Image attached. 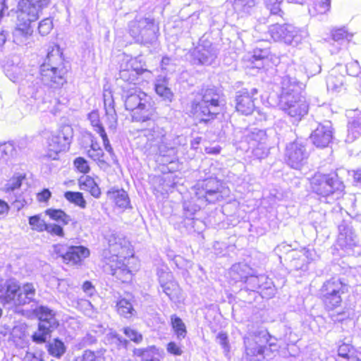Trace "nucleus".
Instances as JSON below:
<instances>
[{
	"label": "nucleus",
	"mask_w": 361,
	"mask_h": 361,
	"mask_svg": "<svg viewBox=\"0 0 361 361\" xmlns=\"http://www.w3.org/2000/svg\"><path fill=\"white\" fill-rule=\"evenodd\" d=\"M158 276L161 290L171 300L180 301L182 298L181 289L178 283L173 280V274L171 272L159 271Z\"/></svg>",
	"instance_id": "a878e982"
},
{
	"label": "nucleus",
	"mask_w": 361,
	"mask_h": 361,
	"mask_svg": "<svg viewBox=\"0 0 361 361\" xmlns=\"http://www.w3.org/2000/svg\"><path fill=\"white\" fill-rule=\"evenodd\" d=\"M361 135V112L355 115L348 125L345 141L353 142Z\"/></svg>",
	"instance_id": "473e14b6"
},
{
	"label": "nucleus",
	"mask_w": 361,
	"mask_h": 361,
	"mask_svg": "<svg viewBox=\"0 0 361 361\" xmlns=\"http://www.w3.org/2000/svg\"><path fill=\"white\" fill-rule=\"evenodd\" d=\"M54 252L56 257H61L63 262L70 265H78L90 255V250L82 246L54 245Z\"/></svg>",
	"instance_id": "a211bd4d"
},
{
	"label": "nucleus",
	"mask_w": 361,
	"mask_h": 361,
	"mask_svg": "<svg viewBox=\"0 0 361 361\" xmlns=\"http://www.w3.org/2000/svg\"><path fill=\"white\" fill-rule=\"evenodd\" d=\"M68 71L67 63L64 61L62 52L57 45L48 48L47 56L39 67L40 78H34L32 75H25L18 65L8 66L5 68L6 75L13 82L20 83L19 91L36 101L37 109L46 111L49 106L43 97L44 90L41 87H35L40 81L44 86L52 89L60 88L66 82V75Z\"/></svg>",
	"instance_id": "f257e3e1"
},
{
	"label": "nucleus",
	"mask_w": 361,
	"mask_h": 361,
	"mask_svg": "<svg viewBox=\"0 0 361 361\" xmlns=\"http://www.w3.org/2000/svg\"><path fill=\"white\" fill-rule=\"evenodd\" d=\"M45 213L52 220L62 225H67L73 221L72 218L61 209H48L46 210Z\"/></svg>",
	"instance_id": "79ce46f5"
},
{
	"label": "nucleus",
	"mask_w": 361,
	"mask_h": 361,
	"mask_svg": "<svg viewBox=\"0 0 361 361\" xmlns=\"http://www.w3.org/2000/svg\"><path fill=\"white\" fill-rule=\"evenodd\" d=\"M125 83L121 85V96L126 109L133 112L132 117L135 121L145 122L150 120L154 114L151 97L136 85Z\"/></svg>",
	"instance_id": "7ed1b4c3"
},
{
	"label": "nucleus",
	"mask_w": 361,
	"mask_h": 361,
	"mask_svg": "<svg viewBox=\"0 0 361 361\" xmlns=\"http://www.w3.org/2000/svg\"><path fill=\"white\" fill-rule=\"evenodd\" d=\"M159 27L154 20L149 18L135 19L129 24V33L136 42L144 45L152 44L158 37Z\"/></svg>",
	"instance_id": "f8f14e48"
},
{
	"label": "nucleus",
	"mask_w": 361,
	"mask_h": 361,
	"mask_svg": "<svg viewBox=\"0 0 361 361\" xmlns=\"http://www.w3.org/2000/svg\"><path fill=\"white\" fill-rule=\"evenodd\" d=\"M308 156L305 146L301 142H293L286 147V161L293 169H300L305 164Z\"/></svg>",
	"instance_id": "4be33fe9"
},
{
	"label": "nucleus",
	"mask_w": 361,
	"mask_h": 361,
	"mask_svg": "<svg viewBox=\"0 0 361 361\" xmlns=\"http://www.w3.org/2000/svg\"><path fill=\"white\" fill-rule=\"evenodd\" d=\"M161 68L167 73H172L175 71V63L171 58L164 56L161 61Z\"/></svg>",
	"instance_id": "e2e57ef3"
},
{
	"label": "nucleus",
	"mask_w": 361,
	"mask_h": 361,
	"mask_svg": "<svg viewBox=\"0 0 361 361\" xmlns=\"http://www.w3.org/2000/svg\"><path fill=\"white\" fill-rule=\"evenodd\" d=\"M269 32L275 41H283L286 44L298 46L307 38L308 32L305 28H298L291 24L275 23L269 26Z\"/></svg>",
	"instance_id": "ddd939ff"
},
{
	"label": "nucleus",
	"mask_w": 361,
	"mask_h": 361,
	"mask_svg": "<svg viewBox=\"0 0 361 361\" xmlns=\"http://www.w3.org/2000/svg\"><path fill=\"white\" fill-rule=\"evenodd\" d=\"M224 106V100L219 90L215 87L202 88L191 103V112L197 116H202L201 121H207L220 114Z\"/></svg>",
	"instance_id": "423d86ee"
},
{
	"label": "nucleus",
	"mask_w": 361,
	"mask_h": 361,
	"mask_svg": "<svg viewBox=\"0 0 361 361\" xmlns=\"http://www.w3.org/2000/svg\"><path fill=\"white\" fill-rule=\"evenodd\" d=\"M169 79L166 75H159L154 82V90L157 95L166 103H171L174 97L169 87Z\"/></svg>",
	"instance_id": "c85d7f7f"
},
{
	"label": "nucleus",
	"mask_w": 361,
	"mask_h": 361,
	"mask_svg": "<svg viewBox=\"0 0 361 361\" xmlns=\"http://www.w3.org/2000/svg\"><path fill=\"white\" fill-rule=\"evenodd\" d=\"M53 28V22L51 18H45L39 22L38 30L41 35H48Z\"/></svg>",
	"instance_id": "6e6d98bb"
},
{
	"label": "nucleus",
	"mask_w": 361,
	"mask_h": 361,
	"mask_svg": "<svg viewBox=\"0 0 361 361\" xmlns=\"http://www.w3.org/2000/svg\"><path fill=\"white\" fill-rule=\"evenodd\" d=\"M96 355L94 352L87 350H85L81 358V361H94Z\"/></svg>",
	"instance_id": "338daca9"
},
{
	"label": "nucleus",
	"mask_w": 361,
	"mask_h": 361,
	"mask_svg": "<svg viewBox=\"0 0 361 361\" xmlns=\"http://www.w3.org/2000/svg\"><path fill=\"white\" fill-rule=\"evenodd\" d=\"M51 0H21L19 2L17 27L13 32L14 42L23 43L33 32L32 23L35 22L42 10L47 7Z\"/></svg>",
	"instance_id": "20e7f679"
},
{
	"label": "nucleus",
	"mask_w": 361,
	"mask_h": 361,
	"mask_svg": "<svg viewBox=\"0 0 361 361\" xmlns=\"http://www.w3.org/2000/svg\"><path fill=\"white\" fill-rule=\"evenodd\" d=\"M252 148V153L253 157L258 159H264L267 157L269 151V147L267 144L257 145Z\"/></svg>",
	"instance_id": "3c124183"
},
{
	"label": "nucleus",
	"mask_w": 361,
	"mask_h": 361,
	"mask_svg": "<svg viewBox=\"0 0 361 361\" xmlns=\"http://www.w3.org/2000/svg\"><path fill=\"white\" fill-rule=\"evenodd\" d=\"M138 58L123 59L120 65L119 78L124 82L136 85L139 82V76L145 75L144 79L151 80L152 73L140 65Z\"/></svg>",
	"instance_id": "dca6fc26"
},
{
	"label": "nucleus",
	"mask_w": 361,
	"mask_h": 361,
	"mask_svg": "<svg viewBox=\"0 0 361 361\" xmlns=\"http://www.w3.org/2000/svg\"><path fill=\"white\" fill-rule=\"evenodd\" d=\"M133 353L135 356L140 357L142 361H161V352L155 346L135 348Z\"/></svg>",
	"instance_id": "f704fd0d"
},
{
	"label": "nucleus",
	"mask_w": 361,
	"mask_h": 361,
	"mask_svg": "<svg viewBox=\"0 0 361 361\" xmlns=\"http://www.w3.org/2000/svg\"><path fill=\"white\" fill-rule=\"evenodd\" d=\"M185 139L182 137H176L171 139V135H169L166 140H162L155 145L148 154H159V161L164 164H173L177 161V146L184 143Z\"/></svg>",
	"instance_id": "f3484780"
},
{
	"label": "nucleus",
	"mask_w": 361,
	"mask_h": 361,
	"mask_svg": "<svg viewBox=\"0 0 361 361\" xmlns=\"http://www.w3.org/2000/svg\"><path fill=\"white\" fill-rule=\"evenodd\" d=\"M88 119L94 128V130L99 133L102 130H104V127L100 123L99 114L96 111H93L88 114Z\"/></svg>",
	"instance_id": "5fc2aeb1"
},
{
	"label": "nucleus",
	"mask_w": 361,
	"mask_h": 361,
	"mask_svg": "<svg viewBox=\"0 0 361 361\" xmlns=\"http://www.w3.org/2000/svg\"><path fill=\"white\" fill-rule=\"evenodd\" d=\"M83 291L88 295L92 296L95 293V288L90 281H85L82 285Z\"/></svg>",
	"instance_id": "69168bd1"
},
{
	"label": "nucleus",
	"mask_w": 361,
	"mask_h": 361,
	"mask_svg": "<svg viewBox=\"0 0 361 361\" xmlns=\"http://www.w3.org/2000/svg\"><path fill=\"white\" fill-rule=\"evenodd\" d=\"M73 137V129L70 126H64L56 134L49 137L48 144L49 151L58 154L68 149Z\"/></svg>",
	"instance_id": "b1692460"
},
{
	"label": "nucleus",
	"mask_w": 361,
	"mask_h": 361,
	"mask_svg": "<svg viewBox=\"0 0 361 361\" xmlns=\"http://www.w3.org/2000/svg\"><path fill=\"white\" fill-rule=\"evenodd\" d=\"M245 278V288L247 290L259 292L263 298H271L275 294L272 281L266 275L243 276Z\"/></svg>",
	"instance_id": "412c9836"
},
{
	"label": "nucleus",
	"mask_w": 361,
	"mask_h": 361,
	"mask_svg": "<svg viewBox=\"0 0 361 361\" xmlns=\"http://www.w3.org/2000/svg\"><path fill=\"white\" fill-rule=\"evenodd\" d=\"M25 180V174H15L4 186V191L13 196V204L20 210L25 205L32 202L30 192L27 190V185L23 184Z\"/></svg>",
	"instance_id": "2eb2a0df"
},
{
	"label": "nucleus",
	"mask_w": 361,
	"mask_h": 361,
	"mask_svg": "<svg viewBox=\"0 0 361 361\" xmlns=\"http://www.w3.org/2000/svg\"><path fill=\"white\" fill-rule=\"evenodd\" d=\"M305 68L306 70L307 77H310V75L313 76L317 73H319L322 70L320 63L317 61H309L307 63Z\"/></svg>",
	"instance_id": "bf43d9fd"
},
{
	"label": "nucleus",
	"mask_w": 361,
	"mask_h": 361,
	"mask_svg": "<svg viewBox=\"0 0 361 361\" xmlns=\"http://www.w3.org/2000/svg\"><path fill=\"white\" fill-rule=\"evenodd\" d=\"M247 140L250 147L267 144V135L264 130L254 128L247 135Z\"/></svg>",
	"instance_id": "4c0bfd02"
},
{
	"label": "nucleus",
	"mask_w": 361,
	"mask_h": 361,
	"mask_svg": "<svg viewBox=\"0 0 361 361\" xmlns=\"http://www.w3.org/2000/svg\"><path fill=\"white\" fill-rule=\"evenodd\" d=\"M80 189L88 191L94 197L99 198L101 190L94 179L89 176H83L79 178Z\"/></svg>",
	"instance_id": "c9c22d12"
},
{
	"label": "nucleus",
	"mask_w": 361,
	"mask_h": 361,
	"mask_svg": "<svg viewBox=\"0 0 361 361\" xmlns=\"http://www.w3.org/2000/svg\"><path fill=\"white\" fill-rule=\"evenodd\" d=\"M331 7V0H314L309 8V13L312 16L326 14Z\"/></svg>",
	"instance_id": "ea45409f"
},
{
	"label": "nucleus",
	"mask_w": 361,
	"mask_h": 361,
	"mask_svg": "<svg viewBox=\"0 0 361 361\" xmlns=\"http://www.w3.org/2000/svg\"><path fill=\"white\" fill-rule=\"evenodd\" d=\"M348 290L347 286L340 279H331L326 281L320 289L321 298L324 306L329 311V317L334 322H341L349 317V313L345 311L334 312L342 303V295Z\"/></svg>",
	"instance_id": "0eeeda50"
},
{
	"label": "nucleus",
	"mask_w": 361,
	"mask_h": 361,
	"mask_svg": "<svg viewBox=\"0 0 361 361\" xmlns=\"http://www.w3.org/2000/svg\"><path fill=\"white\" fill-rule=\"evenodd\" d=\"M87 156L100 166L106 164L105 154L102 149H88Z\"/></svg>",
	"instance_id": "603ef678"
},
{
	"label": "nucleus",
	"mask_w": 361,
	"mask_h": 361,
	"mask_svg": "<svg viewBox=\"0 0 361 361\" xmlns=\"http://www.w3.org/2000/svg\"><path fill=\"white\" fill-rule=\"evenodd\" d=\"M346 359L348 361H361V353L355 349V353H348L346 355Z\"/></svg>",
	"instance_id": "774afa93"
},
{
	"label": "nucleus",
	"mask_w": 361,
	"mask_h": 361,
	"mask_svg": "<svg viewBox=\"0 0 361 361\" xmlns=\"http://www.w3.org/2000/svg\"><path fill=\"white\" fill-rule=\"evenodd\" d=\"M353 35L350 34L345 28H338L331 31L332 39L339 44L343 41H350Z\"/></svg>",
	"instance_id": "09e8293b"
},
{
	"label": "nucleus",
	"mask_w": 361,
	"mask_h": 361,
	"mask_svg": "<svg viewBox=\"0 0 361 361\" xmlns=\"http://www.w3.org/2000/svg\"><path fill=\"white\" fill-rule=\"evenodd\" d=\"M355 353V348L350 344L343 343L338 346L336 361H348L346 359L348 353Z\"/></svg>",
	"instance_id": "8fccbe9b"
},
{
	"label": "nucleus",
	"mask_w": 361,
	"mask_h": 361,
	"mask_svg": "<svg viewBox=\"0 0 361 361\" xmlns=\"http://www.w3.org/2000/svg\"><path fill=\"white\" fill-rule=\"evenodd\" d=\"M28 223L32 230L39 233L45 231L48 224L44 219H41V215L39 214L30 216L28 219Z\"/></svg>",
	"instance_id": "49530a36"
},
{
	"label": "nucleus",
	"mask_w": 361,
	"mask_h": 361,
	"mask_svg": "<svg viewBox=\"0 0 361 361\" xmlns=\"http://www.w3.org/2000/svg\"><path fill=\"white\" fill-rule=\"evenodd\" d=\"M45 231L51 235L59 237L64 236V231L62 226L56 224H48Z\"/></svg>",
	"instance_id": "052dcab7"
},
{
	"label": "nucleus",
	"mask_w": 361,
	"mask_h": 361,
	"mask_svg": "<svg viewBox=\"0 0 361 361\" xmlns=\"http://www.w3.org/2000/svg\"><path fill=\"white\" fill-rule=\"evenodd\" d=\"M148 128L143 129L139 138L140 142L142 143V147L145 152L151 150L155 145L166 140L169 135H167L165 129L154 121L149 120Z\"/></svg>",
	"instance_id": "6ab92c4d"
},
{
	"label": "nucleus",
	"mask_w": 361,
	"mask_h": 361,
	"mask_svg": "<svg viewBox=\"0 0 361 361\" xmlns=\"http://www.w3.org/2000/svg\"><path fill=\"white\" fill-rule=\"evenodd\" d=\"M218 343L221 346L226 355L230 351V345L228 343V336L224 332H220L216 336Z\"/></svg>",
	"instance_id": "13d9d810"
},
{
	"label": "nucleus",
	"mask_w": 361,
	"mask_h": 361,
	"mask_svg": "<svg viewBox=\"0 0 361 361\" xmlns=\"http://www.w3.org/2000/svg\"><path fill=\"white\" fill-rule=\"evenodd\" d=\"M134 297L131 295H127L124 298H120L116 302L117 312L119 315L126 319H131L137 314L134 308Z\"/></svg>",
	"instance_id": "c756f323"
},
{
	"label": "nucleus",
	"mask_w": 361,
	"mask_h": 361,
	"mask_svg": "<svg viewBox=\"0 0 361 361\" xmlns=\"http://www.w3.org/2000/svg\"><path fill=\"white\" fill-rule=\"evenodd\" d=\"M271 336L266 329L249 332L244 337L245 354L248 361H264L267 351L277 350V345L271 341Z\"/></svg>",
	"instance_id": "1a4fd4ad"
},
{
	"label": "nucleus",
	"mask_w": 361,
	"mask_h": 361,
	"mask_svg": "<svg viewBox=\"0 0 361 361\" xmlns=\"http://www.w3.org/2000/svg\"><path fill=\"white\" fill-rule=\"evenodd\" d=\"M201 208V205L197 204L192 201H188L183 202V214L185 216V224L190 226L191 228L196 231V226L198 224H202V221L194 218V215Z\"/></svg>",
	"instance_id": "7c9ffc66"
},
{
	"label": "nucleus",
	"mask_w": 361,
	"mask_h": 361,
	"mask_svg": "<svg viewBox=\"0 0 361 361\" xmlns=\"http://www.w3.org/2000/svg\"><path fill=\"white\" fill-rule=\"evenodd\" d=\"M290 258V266L295 269L306 271L308 269V264L315 260L317 254L313 249L304 248L301 250H290L288 254Z\"/></svg>",
	"instance_id": "393cba45"
},
{
	"label": "nucleus",
	"mask_w": 361,
	"mask_h": 361,
	"mask_svg": "<svg viewBox=\"0 0 361 361\" xmlns=\"http://www.w3.org/2000/svg\"><path fill=\"white\" fill-rule=\"evenodd\" d=\"M64 197L70 202L78 206L82 209L86 207L87 202L83 197L82 193L80 192L67 191L64 193Z\"/></svg>",
	"instance_id": "c03bdc74"
},
{
	"label": "nucleus",
	"mask_w": 361,
	"mask_h": 361,
	"mask_svg": "<svg viewBox=\"0 0 361 361\" xmlns=\"http://www.w3.org/2000/svg\"><path fill=\"white\" fill-rule=\"evenodd\" d=\"M105 342L117 348H126L128 341L118 334L116 331H110L105 336Z\"/></svg>",
	"instance_id": "a19ab883"
},
{
	"label": "nucleus",
	"mask_w": 361,
	"mask_h": 361,
	"mask_svg": "<svg viewBox=\"0 0 361 361\" xmlns=\"http://www.w3.org/2000/svg\"><path fill=\"white\" fill-rule=\"evenodd\" d=\"M109 252L111 254L107 258L106 252H104L106 264L110 265L112 274L118 277L121 274L124 276V280L131 279L132 270L128 266L130 261L133 259V255L130 257L125 255L128 242L118 235L112 233L108 238Z\"/></svg>",
	"instance_id": "39448f33"
},
{
	"label": "nucleus",
	"mask_w": 361,
	"mask_h": 361,
	"mask_svg": "<svg viewBox=\"0 0 361 361\" xmlns=\"http://www.w3.org/2000/svg\"><path fill=\"white\" fill-rule=\"evenodd\" d=\"M107 196L118 207L126 209L130 206L128 195L123 189L112 188L108 190Z\"/></svg>",
	"instance_id": "2f4dec72"
},
{
	"label": "nucleus",
	"mask_w": 361,
	"mask_h": 361,
	"mask_svg": "<svg viewBox=\"0 0 361 361\" xmlns=\"http://www.w3.org/2000/svg\"><path fill=\"white\" fill-rule=\"evenodd\" d=\"M15 147L11 142L0 143V161L7 160L15 153Z\"/></svg>",
	"instance_id": "de8ad7c7"
},
{
	"label": "nucleus",
	"mask_w": 361,
	"mask_h": 361,
	"mask_svg": "<svg viewBox=\"0 0 361 361\" xmlns=\"http://www.w3.org/2000/svg\"><path fill=\"white\" fill-rule=\"evenodd\" d=\"M166 350L169 353L176 356L180 355L183 353L182 346L173 341H171L167 344Z\"/></svg>",
	"instance_id": "0e129e2a"
},
{
	"label": "nucleus",
	"mask_w": 361,
	"mask_h": 361,
	"mask_svg": "<svg viewBox=\"0 0 361 361\" xmlns=\"http://www.w3.org/2000/svg\"><path fill=\"white\" fill-rule=\"evenodd\" d=\"M123 333L128 338L136 343H141L143 339L142 335L136 329L131 327H125L123 329Z\"/></svg>",
	"instance_id": "864d4df0"
},
{
	"label": "nucleus",
	"mask_w": 361,
	"mask_h": 361,
	"mask_svg": "<svg viewBox=\"0 0 361 361\" xmlns=\"http://www.w3.org/2000/svg\"><path fill=\"white\" fill-rule=\"evenodd\" d=\"M235 109L243 115L251 114L255 107V99L248 93L246 90L238 91L235 96Z\"/></svg>",
	"instance_id": "cd10ccee"
},
{
	"label": "nucleus",
	"mask_w": 361,
	"mask_h": 361,
	"mask_svg": "<svg viewBox=\"0 0 361 361\" xmlns=\"http://www.w3.org/2000/svg\"><path fill=\"white\" fill-rule=\"evenodd\" d=\"M312 191L320 197V200L331 204L342 197L345 185L336 173H316L311 179Z\"/></svg>",
	"instance_id": "6e6552de"
},
{
	"label": "nucleus",
	"mask_w": 361,
	"mask_h": 361,
	"mask_svg": "<svg viewBox=\"0 0 361 361\" xmlns=\"http://www.w3.org/2000/svg\"><path fill=\"white\" fill-rule=\"evenodd\" d=\"M266 8L270 12V16H279L282 18L283 11L281 8V4L283 0H263Z\"/></svg>",
	"instance_id": "a18cd8bd"
},
{
	"label": "nucleus",
	"mask_w": 361,
	"mask_h": 361,
	"mask_svg": "<svg viewBox=\"0 0 361 361\" xmlns=\"http://www.w3.org/2000/svg\"><path fill=\"white\" fill-rule=\"evenodd\" d=\"M310 138L316 147L321 148L327 147L333 138L331 123L325 121L319 124L312 133Z\"/></svg>",
	"instance_id": "bb28decb"
},
{
	"label": "nucleus",
	"mask_w": 361,
	"mask_h": 361,
	"mask_svg": "<svg viewBox=\"0 0 361 361\" xmlns=\"http://www.w3.org/2000/svg\"><path fill=\"white\" fill-rule=\"evenodd\" d=\"M193 190L195 197L202 203H215L226 195L221 183L214 178L197 182Z\"/></svg>",
	"instance_id": "4468645a"
},
{
	"label": "nucleus",
	"mask_w": 361,
	"mask_h": 361,
	"mask_svg": "<svg viewBox=\"0 0 361 361\" xmlns=\"http://www.w3.org/2000/svg\"><path fill=\"white\" fill-rule=\"evenodd\" d=\"M35 314L38 318V329L32 336V341L37 343H43L48 337L59 326V321L56 318V312L47 306L39 305L35 309Z\"/></svg>",
	"instance_id": "9b49d317"
},
{
	"label": "nucleus",
	"mask_w": 361,
	"mask_h": 361,
	"mask_svg": "<svg viewBox=\"0 0 361 361\" xmlns=\"http://www.w3.org/2000/svg\"><path fill=\"white\" fill-rule=\"evenodd\" d=\"M327 90L332 93H338L345 90L344 76L334 74L333 71L326 78Z\"/></svg>",
	"instance_id": "e433bc0d"
},
{
	"label": "nucleus",
	"mask_w": 361,
	"mask_h": 361,
	"mask_svg": "<svg viewBox=\"0 0 361 361\" xmlns=\"http://www.w3.org/2000/svg\"><path fill=\"white\" fill-rule=\"evenodd\" d=\"M304 75L302 67L295 63L288 65L281 77V93L279 106L295 121L301 120L308 112V104L302 94L305 85L300 81Z\"/></svg>",
	"instance_id": "f03ea898"
},
{
	"label": "nucleus",
	"mask_w": 361,
	"mask_h": 361,
	"mask_svg": "<svg viewBox=\"0 0 361 361\" xmlns=\"http://www.w3.org/2000/svg\"><path fill=\"white\" fill-rule=\"evenodd\" d=\"M219 51L216 46L203 37L192 52V62L197 65H211L216 59Z\"/></svg>",
	"instance_id": "aec40b11"
},
{
	"label": "nucleus",
	"mask_w": 361,
	"mask_h": 361,
	"mask_svg": "<svg viewBox=\"0 0 361 361\" xmlns=\"http://www.w3.org/2000/svg\"><path fill=\"white\" fill-rule=\"evenodd\" d=\"M75 167L81 173H87L90 171L87 161L83 157H78L74 160Z\"/></svg>",
	"instance_id": "680f3d73"
},
{
	"label": "nucleus",
	"mask_w": 361,
	"mask_h": 361,
	"mask_svg": "<svg viewBox=\"0 0 361 361\" xmlns=\"http://www.w3.org/2000/svg\"><path fill=\"white\" fill-rule=\"evenodd\" d=\"M269 51L268 49H256L253 54L248 56V61L250 62V67L261 69L264 67L268 61Z\"/></svg>",
	"instance_id": "72a5a7b5"
},
{
	"label": "nucleus",
	"mask_w": 361,
	"mask_h": 361,
	"mask_svg": "<svg viewBox=\"0 0 361 361\" xmlns=\"http://www.w3.org/2000/svg\"><path fill=\"white\" fill-rule=\"evenodd\" d=\"M171 323L178 339L181 340L184 338L187 334V331L182 319L176 314H173L171 317Z\"/></svg>",
	"instance_id": "37998d69"
},
{
	"label": "nucleus",
	"mask_w": 361,
	"mask_h": 361,
	"mask_svg": "<svg viewBox=\"0 0 361 361\" xmlns=\"http://www.w3.org/2000/svg\"><path fill=\"white\" fill-rule=\"evenodd\" d=\"M105 123L108 128L114 130L117 125V115L115 110L109 109L105 115Z\"/></svg>",
	"instance_id": "4d7b16f0"
},
{
	"label": "nucleus",
	"mask_w": 361,
	"mask_h": 361,
	"mask_svg": "<svg viewBox=\"0 0 361 361\" xmlns=\"http://www.w3.org/2000/svg\"><path fill=\"white\" fill-rule=\"evenodd\" d=\"M36 289L30 283L20 287L16 281L10 280L0 288V302L4 305H25L34 301Z\"/></svg>",
	"instance_id": "9d476101"
},
{
	"label": "nucleus",
	"mask_w": 361,
	"mask_h": 361,
	"mask_svg": "<svg viewBox=\"0 0 361 361\" xmlns=\"http://www.w3.org/2000/svg\"><path fill=\"white\" fill-rule=\"evenodd\" d=\"M48 353L56 358H60L66 351L64 343L59 338H54L46 345Z\"/></svg>",
	"instance_id": "58836bf2"
},
{
	"label": "nucleus",
	"mask_w": 361,
	"mask_h": 361,
	"mask_svg": "<svg viewBox=\"0 0 361 361\" xmlns=\"http://www.w3.org/2000/svg\"><path fill=\"white\" fill-rule=\"evenodd\" d=\"M338 235L337 245L347 253L355 246L357 243V235L350 220H343L338 225Z\"/></svg>",
	"instance_id": "5701e85b"
}]
</instances>
